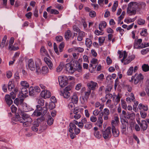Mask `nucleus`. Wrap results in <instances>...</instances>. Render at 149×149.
<instances>
[{"instance_id":"obj_17","label":"nucleus","mask_w":149,"mask_h":149,"mask_svg":"<svg viewBox=\"0 0 149 149\" xmlns=\"http://www.w3.org/2000/svg\"><path fill=\"white\" fill-rule=\"evenodd\" d=\"M110 113L109 110L107 108H105L103 110V115H104V119L107 120L109 119V116Z\"/></svg>"},{"instance_id":"obj_37","label":"nucleus","mask_w":149,"mask_h":149,"mask_svg":"<svg viewBox=\"0 0 149 149\" xmlns=\"http://www.w3.org/2000/svg\"><path fill=\"white\" fill-rule=\"evenodd\" d=\"M70 128L69 129V131L70 132H72L73 130H74L76 127L75 124H74V123H70L69 124Z\"/></svg>"},{"instance_id":"obj_1","label":"nucleus","mask_w":149,"mask_h":149,"mask_svg":"<svg viewBox=\"0 0 149 149\" xmlns=\"http://www.w3.org/2000/svg\"><path fill=\"white\" fill-rule=\"evenodd\" d=\"M26 66L30 70L36 71V73L38 74L40 73L41 69L39 66L34 63L33 60L32 58L29 59L27 62Z\"/></svg>"},{"instance_id":"obj_6","label":"nucleus","mask_w":149,"mask_h":149,"mask_svg":"<svg viewBox=\"0 0 149 149\" xmlns=\"http://www.w3.org/2000/svg\"><path fill=\"white\" fill-rule=\"evenodd\" d=\"M44 119L45 118L43 117H42L40 118H38L36 121H34L33 123V126L31 127L32 130L34 132L37 131L38 130V127L39 125L38 121L39 120L43 121Z\"/></svg>"},{"instance_id":"obj_55","label":"nucleus","mask_w":149,"mask_h":149,"mask_svg":"<svg viewBox=\"0 0 149 149\" xmlns=\"http://www.w3.org/2000/svg\"><path fill=\"white\" fill-rule=\"evenodd\" d=\"M53 119L51 116H49L47 120V123L49 125H51L53 123Z\"/></svg>"},{"instance_id":"obj_64","label":"nucleus","mask_w":149,"mask_h":149,"mask_svg":"<svg viewBox=\"0 0 149 149\" xmlns=\"http://www.w3.org/2000/svg\"><path fill=\"white\" fill-rule=\"evenodd\" d=\"M149 52V49L147 48L142 49L141 51V53L143 55L147 54Z\"/></svg>"},{"instance_id":"obj_12","label":"nucleus","mask_w":149,"mask_h":149,"mask_svg":"<svg viewBox=\"0 0 149 149\" xmlns=\"http://www.w3.org/2000/svg\"><path fill=\"white\" fill-rule=\"evenodd\" d=\"M118 53L119 55L120 58H121L123 57V58L121 60V61L123 63L125 59L127 58V54L126 52L125 51L122 52L119 50L118 52Z\"/></svg>"},{"instance_id":"obj_41","label":"nucleus","mask_w":149,"mask_h":149,"mask_svg":"<svg viewBox=\"0 0 149 149\" xmlns=\"http://www.w3.org/2000/svg\"><path fill=\"white\" fill-rule=\"evenodd\" d=\"M71 32L70 30H68L65 33V38L66 39L68 40L71 37Z\"/></svg>"},{"instance_id":"obj_57","label":"nucleus","mask_w":149,"mask_h":149,"mask_svg":"<svg viewBox=\"0 0 149 149\" xmlns=\"http://www.w3.org/2000/svg\"><path fill=\"white\" fill-rule=\"evenodd\" d=\"M121 104L122 108L124 109H126L127 108V105L125 101L123 100H121Z\"/></svg>"},{"instance_id":"obj_54","label":"nucleus","mask_w":149,"mask_h":149,"mask_svg":"<svg viewBox=\"0 0 149 149\" xmlns=\"http://www.w3.org/2000/svg\"><path fill=\"white\" fill-rule=\"evenodd\" d=\"M75 103L72 102H70L68 104V107L70 110H72L75 108L74 104Z\"/></svg>"},{"instance_id":"obj_30","label":"nucleus","mask_w":149,"mask_h":149,"mask_svg":"<svg viewBox=\"0 0 149 149\" xmlns=\"http://www.w3.org/2000/svg\"><path fill=\"white\" fill-rule=\"evenodd\" d=\"M107 24L105 21H102L100 23L99 25V28L100 30L101 31L103 30V29L105 28L107 26Z\"/></svg>"},{"instance_id":"obj_35","label":"nucleus","mask_w":149,"mask_h":149,"mask_svg":"<svg viewBox=\"0 0 149 149\" xmlns=\"http://www.w3.org/2000/svg\"><path fill=\"white\" fill-rule=\"evenodd\" d=\"M138 108L139 109H143L144 111H147L148 109V106L147 105H145L142 103H140L139 104Z\"/></svg>"},{"instance_id":"obj_53","label":"nucleus","mask_w":149,"mask_h":149,"mask_svg":"<svg viewBox=\"0 0 149 149\" xmlns=\"http://www.w3.org/2000/svg\"><path fill=\"white\" fill-rule=\"evenodd\" d=\"M8 88L9 90H11L14 87V85L12 81H10L9 82L8 85Z\"/></svg>"},{"instance_id":"obj_58","label":"nucleus","mask_w":149,"mask_h":149,"mask_svg":"<svg viewBox=\"0 0 149 149\" xmlns=\"http://www.w3.org/2000/svg\"><path fill=\"white\" fill-rule=\"evenodd\" d=\"M145 20L141 18H139L137 20V23L138 24L140 25H142L145 24Z\"/></svg>"},{"instance_id":"obj_3","label":"nucleus","mask_w":149,"mask_h":149,"mask_svg":"<svg viewBox=\"0 0 149 149\" xmlns=\"http://www.w3.org/2000/svg\"><path fill=\"white\" fill-rule=\"evenodd\" d=\"M58 79L59 85L61 87H64L68 84V79L66 76H59Z\"/></svg>"},{"instance_id":"obj_56","label":"nucleus","mask_w":149,"mask_h":149,"mask_svg":"<svg viewBox=\"0 0 149 149\" xmlns=\"http://www.w3.org/2000/svg\"><path fill=\"white\" fill-rule=\"evenodd\" d=\"M111 101L110 99H108L106 102V104L109 108H112L113 107V105L111 104Z\"/></svg>"},{"instance_id":"obj_8","label":"nucleus","mask_w":149,"mask_h":149,"mask_svg":"<svg viewBox=\"0 0 149 149\" xmlns=\"http://www.w3.org/2000/svg\"><path fill=\"white\" fill-rule=\"evenodd\" d=\"M87 86L89 90H91L94 91L98 87L97 83L92 81L89 82L87 84Z\"/></svg>"},{"instance_id":"obj_4","label":"nucleus","mask_w":149,"mask_h":149,"mask_svg":"<svg viewBox=\"0 0 149 149\" xmlns=\"http://www.w3.org/2000/svg\"><path fill=\"white\" fill-rule=\"evenodd\" d=\"M10 94V95H6L5 97V100L8 105L9 106L13 103V101L11 98H12L13 99H14L16 97L15 94L13 92H11Z\"/></svg>"},{"instance_id":"obj_40","label":"nucleus","mask_w":149,"mask_h":149,"mask_svg":"<svg viewBox=\"0 0 149 149\" xmlns=\"http://www.w3.org/2000/svg\"><path fill=\"white\" fill-rule=\"evenodd\" d=\"M49 72V69L48 67L47 66H43L41 70L40 73L42 72V74H45Z\"/></svg>"},{"instance_id":"obj_52","label":"nucleus","mask_w":149,"mask_h":149,"mask_svg":"<svg viewBox=\"0 0 149 149\" xmlns=\"http://www.w3.org/2000/svg\"><path fill=\"white\" fill-rule=\"evenodd\" d=\"M96 67V65H93L92 64H90L89 70L90 72L92 73L94 71Z\"/></svg>"},{"instance_id":"obj_15","label":"nucleus","mask_w":149,"mask_h":149,"mask_svg":"<svg viewBox=\"0 0 149 149\" xmlns=\"http://www.w3.org/2000/svg\"><path fill=\"white\" fill-rule=\"evenodd\" d=\"M94 135L95 136L97 139H100L102 137V133L98 131V128L97 127L94 128Z\"/></svg>"},{"instance_id":"obj_39","label":"nucleus","mask_w":149,"mask_h":149,"mask_svg":"<svg viewBox=\"0 0 149 149\" xmlns=\"http://www.w3.org/2000/svg\"><path fill=\"white\" fill-rule=\"evenodd\" d=\"M21 116H22L21 117L23 121L24 119L27 118L28 120L29 118L30 119H32L28 115L25 113H22L21 114Z\"/></svg>"},{"instance_id":"obj_31","label":"nucleus","mask_w":149,"mask_h":149,"mask_svg":"<svg viewBox=\"0 0 149 149\" xmlns=\"http://www.w3.org/2000/svg\"><path fill=\"white\" fill-rule=\"evenodd\" d=\"M81 114V113L80 111V108L79 107H76L74 108L73 112H71L70 113V114Z\"/></svg>"},{"instance_id":"obj_59","label":"nucleus","mask_w":149,"mask_h":149,"mask_svg":"<svg viewBox=\"0 0 149 149\" xmlns=\"http://www.w3.org/2000/svg\"><path fill=\"white\" fill-rule=\"evenodd\" d=\"M92 44L91 40L89 38H86V44L87 46L90 47Z\"/></svg>"},{"instance_id":"obj_7","label":"nucleus","mask_w":149,"mask_h":149,"mask_svg":"<svg viewBox=\"0 0 149 149\" xmlns=\"http://www.w3.org/2000/svg\"><path fill=\"white\" fill-rule=\"evenodd\" d=\"M142 40L141 39H139L134 40V49H142L143 48V43H142Z\"/></svg>"},{"instance_id":"obj_42","label":"nucleus","mask_w":149,"mask_h":149,"mask_svg":"<svg viewBox=\"0 0 149 149\" xmlns=\"http://www.w3.org/2000/svg\"><path fill=\"white\" fill-rule=\"evenodd\" d=\"M64 64L63 62H61L56 68V71L58 72H61L64 67Z\"/></svg>"},{"instance_id":"obj_47","label":"nucleus","mask_w":149,"mask_h":149,"mask_svg":"<svg viewBox=\"0 0 149 149\" xmlns=\"http://www.w3.org/2000/svg\"><path fill=\"white\" fill-rule=\"evenodd\" d=\"M93 124L90 122H87L84 125L85 128L86 130H90L92 127Z\"/></svg>"},{"instance_id":"obj_32","label":"nucleus","mask_w":149,"mask_h":149,"mask_svg":"<svg viewBox=\"0 0 149 149\" xmlns=\"http://www.w3.org/2000/svg\"><path fill=\"white\" fill-rule=\"evenodd\" d=\"M60 94L61 95L63 96L64 98H68L70 95V94L69 92H67L64 91L63 92L61 91Z\"/></svg>"},{"instance_id":"obj_49","label":"nucleus","mask_w":149,"mask_h":149,"mask_svg":"<svg viewBox=\"0 0 149 149\" xmlns=\"http://www.w3.org/2000/svg\"><path fill=\"white\" fill-rule=\"evenodd\" d=\"M133 67H130L128 70L127 72V74L128 76H131L133 74Z\"/></svg>"},{"instance_id":"obj_22","label":"nucleus","mask_w":149,"mask_h":149,"mask_svg":"<svg viewBox=\"0 0 149 149\" xmlns=\"http://www.w3.org/2000/svg\"><path fill=\"white\" fill-rule=\"evenodd\" d=\"M27 88L22 87L21 89V91L19 94L22 97H25L28 93Z\"/></svg>"},{"instance_id":"obj_61","label":"nucleus","mask_w":149,"mask_h":149,"mask_svg":"<svg viewBox=\"0 0 149 149\" xmlns=\"http://www.w3.org/2000/svg\"><path fill=\"white\" fill-rule=\"evenodd\" d=\"M133 20L132 18L128 17L124 19V21L127 24H129V23L133 22Z\"/></svg>"},{"instance_id":"obj_9","label":"nucleus","mask_w":149,"mask_h":149,"mask_svg":"<svg viewBox=\"0 0 149 149\" xmlns=\"http://www.w3.org/2000/svg\"><path fill=\"white\" fill-rule=\"evenodd\" d=\"M128 6L133 9L136 10V12L139 11L140 9L139 4L136 2H132L129 4Z\"/></svg>"},{"instance_id":"obj_20","label":"nucleus","mask_w":149,"mask_h":149,"mask_svg":"<svg viewBox=\"0 0 149 149\" xmlns=\"http://www.w3.org/2000/svg\"><path fill=\"white\" fill-rule=\"evenodd\" d=\"M22 106L23 107V110L24 112H27L33 109L31 108V107L28 105L26 103H22Z\"/></svg>"},{"instance_id":"obj_5","label":"nucleus","mask_w":149,"mask_h":149,"mask_svg":"<svg viewBox=\"0 0 149 149\" xmlns=\"http://www.w3.org/2000/svg\"><path fill=\"white\" fill-rule=\"evenodd\" d=\"M111 127L109 126L104 131L102 132L103 136L105 139H109L111 137Z\"/></svg>"},{"instance_id":"obj_28","label":"nucleus","mask_w":149,"mask_h":149,"mask_svg":"<svg viewBox=\"0 0 149 149\" xmlns=\"http://www.w3.org/2000/svg\"><path fill=\"white\" fill-rule=\"evenodd\" d=\"M135 58L134 55H132L128 57L127 58L125 59L123 63L125 65H126L129 63L131 61L133 60Z\"/></svg>"},{"instance_id":"obj_2","label":"nucleus","mask_w":149,"mask_h":149,"mask_svg":"<svg viewBox=\"0 0 149 149\" xmlns=\"http://www.w3.org/2000/svg\"><path fill=\"white\" fill-rule=\"evenodd\" d=\"M144 78V77L141 73L139 74L136 73L134 76H132L130 81H133L134 79V83L135 84H137L140 81L142 80Z\"/></svg>"},{"instance_id":"obj_25","label":"nucleus","mask_w":149,"mask_h":149,"mask_svg":"<svg viewBox=\"0 0 149 149\" xmlns=\"http://www.w3.org/2000/svg\"><path fill=\"white\" fill-rule=\"evenodd\" d=\"M7 39V36H5L3 38L1 42L0 41V47L3 48L5 46H7L8 43H6V40Z\"/></svg>"},{"instance_id":"obj_45","label":"nucleus","mask_w":149,"mask_h":149,"mask_svg":"<svg viewBox=\"0 0 149 149\" xmlns=\"http://www.w3.org/2000/svg\"><path fill=\"white\" fill-rule=\"evenodd\" d=\"M135 117V114L134 113H128L126 116V118L128 119L134 118Z\"/></svg>"},{"instance_id":"obj_51","label":"nucleus","mask_w":149,"mask_h":149,"mask_svg":"<svg viewBox=\"0 0 149 149\" xmlns=\"http://www.w3.org/2000/svg\"><path fill=\"white\" fill-rule=\"evenodd\" d=\"M41 112L37 110H35L34 111L32 114V116H36L37 117L41 115Z\"/></svg>"},{"instance_id":"obj_26","label":"nucleus","mask_w":149,"mask_h":149,"mask_svg":"<svg viewBox=\"0 0 149 149\" xmlns=\"http://www.w3.org/2000/svg\"><path fill=\"white\" fill-rule=\"evenodd\" d=\"M65 69L66 70L69 72H72L74 71L72 65L70 63H67L66 65Z\"/></svg>"},{"instance_id":"obj_48","label":"nucleus","mask_w":149,"mask_h":149,"mask_svg":"<svg viewBox=\"0 0 149 149\" xmlns=\"http://www.w3.org/2000/svg\"><path fill=\"white\" fill-rule=\"evenodd\" d=\"M34 87L33 86H31L29 89V93L30 95L32 96L34 95L35 92L34 90Z\"/></svg>"},{"instance_id":"obj_18","label":"nucleus","mask_w":149,"mask_h":149,"mask_svg":"<svg viewBox=\"0 0 149 149\" xmlns=\"http://www.w3.org/2000/svg\"><path fill=\"white\" fill-rule=\"evenodd\" d=\"M136 10H135L131 8L129 6L127 9V13L129 16L135 15L136 13Z\"/></svg>"},{"instance_id":"obj_16","label":"nucleus","mask_w":149,"mask_h":149,"mask_svg":"<svg viewBox=\"0 0 149 149\" xmlns=\"http://www.w3.org/2000/svg\"><path fill=\"white\" fill-rule=\"evenodd\" d=\"M44 60L45 62L48 65L50 69L53 68V64L51 61L47 57H45L44 58Z\"/></svg>"},{"instance_id":"obj_23","label":"nucleus","mask_w":149,"mask_h":149,"mask_svg":"<svg viewBox=\"0 0 149 149\" xmlns=\"http://www.w3.org/2000/svg\"><path fill=\"white\" fill-rule=\"evenodd\" d=\"M52 8L51 6H50L48 7L47 9V11L49 13L52 14H54L55 15L58 14L59 13V12L56 10L54 9H52Z\"/></svg>"},{"instance_id":"obj_34","label":"nucleus","mask_w":149,"mask_h":149,"mask_svg":"<svg viewBox=\"0 0 149 149\" xmlns=\"http://www.w3.org/2000/svg\"><path fill=\"white\" fill-rule=\"evenodd\" d=\"M113 136L115 137H118L119 134V131L116 128H111Z\"/></svg>"},{"instance_id":"obj_10","label":"nucleus","mask_w":149,"mask_h":149,"mask_svg":"<svg viewBox=\"0 0 149 149\" xmlns=\"http://www.w3.org/2000/svg\"><path fill=\"white\" fill-rule=\"evenodd\" d=\"M128 6L133 9L136 10V12L139 11L140 9L139 4L136 2H132L129 4Z\"/></svg>"},{"instance_id":"obj_13","label":"nucleus","mask_w":149,"mask_h":149,"mask_svg":"<svg viewBox=\"0 0 149 149\" xmlns=\"http://www.w3.org/2000/svg\"><path fill=\"white\" fill-rule=\"evenodd\" d=\"M121 122L122 123L121 128L122 130L123 131L125 132L128 124L127 120L126 119H121Z\"/></svg>"},{"instance_id":"obj_50","label":"nucleus","mask_w":149,"mask_h":149,"mask_svg":"<svg viewBox=\"0 0 149 149\" xmlns=\"http://www.w3.org/2000/svg\"><path fill=\"white\" fill-rule=\"evenodd\" d=\"M105 40V37H101L99 38V43L100 46H101L103 44Z\"/></svg>"},{"instance_id":"obj_27","label":"nucleus","mask_w":149,"mask_h":149,"mask_svg":"<svg viewBox=\"0 0 149 149\" xmlns=\"http://www.w3.org/2000/svg\"><path fill=\"white\" fill-rule=\"evenodd\" d=\"M78 99L77 93H74L71 97L72 102L76 104L78 102Z\"/></svg>"},{"instance_id":"obj_19","label":"nucleus","mask_w":149,"mask_h":149,"mask_svg":"<svg viewBox=\"0 0 149 149\" xmlns=\"http://www.w3.org/2000/svg\"><path fill=\"white\" fill-rule=\"evenodd\" d=\"M96 121L95 125L99 127L102 128L103 123V120L102 116H99Z\"/></svg>"},{"instance_id":"obj_63","label":"nucleus","mask_w":149,"mask_h":149,"mask_svg":"<svg viewBox=\"0 0 149 149\" xmlns=\"http://www.w3.org/2000/svg\"><path fill=\"white\" fill-rule=\"evenodd\" d=\"M97 118L96 116H92L90 118V121L93 123H95L97 121Z\"/></svg>"},{"instance_id":"obj_21","label":"nucleus","mask_w":149,"mask_h":149,"mask_svg":"<svg viewBox=\"0 0 149 149\" xmlns=\"http://www.w3.org/2000/svg\"><path fill=\"white\" fill-rule=\"evenodd\" d=\"M120 97L119 94L117 95H115L113 97V101L115 105H116L120 101Z\"/></svg>"},{"instance_id":"obj_60","label":"nucleus","mask_w":149,"mask_h":149,"mask_svg":"<svg viewBox=\"0 0 149 149\" xmlns=\"http://www.w3.org/2000/svg\"><path fill=\"white\" fill-rule=\"evenodd\" d=\"M23 101V100L22 99H20L19 100V99L17 98L14 101V103L17 105L19 103H22Z\"/></svg>"},{"instance_id":"obj_11","label":"nucleus","mask_w":149,"mask_h":149,"mask_svg":"<svg viewBox=\"0 0 149 149\" xmlns=\"http://www.w3.org/2000/svg\"><path fill=\"white\" fill-rule=\"evenodd\" d=\"M137 122L140 126L141 130L145 131L147 129L148 124L145 120H142L141 122L140 121H138Z\"/></svg>"},{"instance_id":"obj_33","label":"nucleus","mask_w":149,"mask_h":149,"mask_svg":"<svg viewBox=\"0 0 149 149\" xmlns=\"http://www.w3.org/2000/svg\"><path fill=\"white\" fill-rule=\"evenodd\" d=\"M28 121H23V122H21L23 123V125L24 127H27L31 125V123L33 121L32 119H30L29 118L28 120Z\"/></svg>"},{"instance_id":"obj_24","label":"nucleus","mask_w":149,"mask_h":149,"mask_svg":"<svg viewBox=\"0 0 149 149\" xmlns=\"http://www.w3.org/2000/svg\"><path fill=\"white\" fill-rule=\"evenodd\" d=\"M40 54L42 56H49V55L47 51L43 46L41 47L40 49Z\"/></svg>"},{"instance_id":"obj_44","label":"nucleus","mask_w":149,"mask_h":149,"mask_svg":"<svg viewBox=\"0 0 149 149\" xmlns=\"http://www.w3.org/2000/svg\"><path fill=\"white\" fill-rule=\"evenodd\" d=\"M76 69L77 71L79 72H82V67L81 65L78 63H77L75 66Z\"/></svg>"},{"instance_id":"obj_36","label":"nucleus","mask_w":149,"mask_h":149,"mask_svg":"<svg viewBox=\"0 0 149 149\" xmlns=\"http://www.w3.org/2000/svg\"><path fill=\"white\" fill-rule=\"evenodd\" d=\"M81 117V114H70V117L71 119L74 118L75 120H78Z\"/></svg>"},{"instance_id":"obj_38","label":"nucleus","mask_w":149,"mask_h":149,"mask_svg":"<svg viewBox=\"0 0 149 149\" xmlns=\"http://www.w3.org/2000/svg\"><path fill=\"white\" fill-rule=\"evenodd\" d=\"M142 68L143 72H148L149 71V66L148 64H144L142 66Z\"/></svg>"},{"instance_id":"obj_14","label":"nucleus","mask_w":149,"mask_h":149,"mask_svg":"<svg viewBox=\"0 0 149 149\" xmlns=\"http://www.w3.org/2000/svg\"><path fill=\"white\" fill-rule=\"evenodd\" d=\"M41 96L44 98H49L51 96L50 92L47 90H43L40 93Z\"/></svg>"},{"instance_id":"obj_46","label":"nucleus","mask_w":149,"mask_h":149,"mask_svg":"<svg viewBox=\"0 0 149 149\" xmlns=\"http://www.w3.org/2000/svg\"><path fill=\"white\" fill-rule=\"evenodd\" d=\"M13 120L15 121H19L20 122H23L21 117H20L18 113L16 114L15 118Z\"/></svg>"},{"instance_id":"obj_43","label":"nucleus","mask_w":149,"mask_h":149,"mask_svg":"<svg viewBox=\"0 0 149 149\" xmlns=\"http://www.w3.org/2000/svg\"><path fill=\"white\" fill-rule=\"evenodd\" d=\"M21 85L24 87L28 88L29 87V84L26 81H22L20 82Z\"/></svg>"},{"instance_id":"obj_29","label":"nucleus","mask_w":149,"mask_h":149,"mask_svg":"<svg viewBox=\"0 0 149 149\" xmlns=\"http://www.w3.org/2000/svg\"><path fill=\"white\" fill-rule=\"evenodd\" d=\"M85 33L83 31H80L79 32L78 35L77 37V40L81 41L82 40L83 38L85 36Z\"/></svg>"},{"instance_id":"obj_62","label":"nucleus","mask_w":149,"mask_h":149,"mask_svg":"<svg viewBox=\"0 0 149 149\" xmlns=\"http://www.w3.org/2000/svg\"><path fill=\"white\" fill-rule=\"evenodd\" d=\"M55 107V104L54 102H52L49 103V109L52 110L54 109Z\"/></svg>"}]
</instances>
